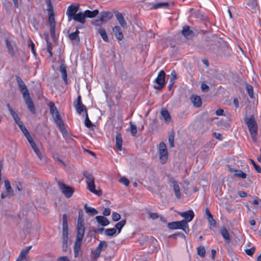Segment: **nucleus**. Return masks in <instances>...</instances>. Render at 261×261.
I'll return each instance as SVG.
<instances>
[{
	"mask_svg": "<svg viewBox=\"0 0 261 261\" xmlns=\"http://www.w3.org/2000/svg\"><path fill=\"white\" fill-rule=\"evenodd\" d=\"M209 50L221 57H228L230 56L227 42L220 38H217L215 44L211 45Z\"/></svg>",
	"mask_w": 261,
	"mask_h": 261,
	"instance_id": "obj_1",
	"label": "nucleus"
},
{
	"mask_svg": "<svg viewBox=\"0 0 261 261\" xmlns=\"http://www.w3.org/2000/svg\"><path fill=\"white\" fill-rule=\"evenodd\" d=\"M62 250L64 252L67 250L68 246L70 245V241H68V227L67 223V217L66 214L63 215L62 224Z\"/></svg>",
	"mask_w": 261,
	"mask_h": 261,
	"instance_id": "obj_2",
	"label": "nucleus"
},
{
	"mask_svg": "<svg viewBox=\"0 0 261 261\" xmlns=\"http://www.w3.org/2000/svg\"><path fill=\"white\" fill-rule=\"evenodd\" d=\"M85 229L84 225H77V233L73 248L75 257H77L79 256L82 242L85 233Z\"/></svg>",
	"mask_w": 261,
	"mask_h": 261,
	"instance_id": "obj_3",
	"label": "nucleus"
},
{
	"mask_svg": "<svg viewBox=\"0 0 261 261\" xmlns=\"http://www.w3.org/2000/svg\"><path fill=\"white\" fill-rule=\"evenodd\" d=\"M244 121L248 127L253 141L256 142L257 135V125L254 118L253 116H251L250 118H246Z\"/></svg>",
	"mask_w": 261,
	"mask_h": 261,
	"instance_id": "obj_4",
	"label": "nucleus"
},
{
	"mask_svg": "<svg viewBox=\"0 0 261 261\" xmlns=\"http://www.w3.org/2000/svg\"><path fill=\"white\" fill-rule=\"evenodd\" d=\"M167 226L170 229H181L186 233H188L189 231L188 224L185 220L169 222Z\"/></svg>",
	"mask_w": 261,
	"mask_h": 261,
	"instance_id": "obj_5",
	"label": "nucleus"
},
{
	"mask_svg": "<svg viewBox=\"0 0 261 261\" xmlns=\"http://www.w3.org/2000/svg\"><path fill=\"white\" fill-rule=\"evenodd\" d=\"M57 184L62 193L66 198H70L72 196L74 192V189L73 187L67 186L60 180L57 181Z\"/></svg>",
	"mask_w": 261,
	"mask_h": 261,
	"instance_id": "obj_6",
	"label": "nucleus"
},
{
	"mask_svg": "<svg viewBox=\"0 0 261 261\" xmlns=\"http://www.w3.org/2000/svg\"><path fill=\"white\" fill-rule=\"evenodd\" d=\"M158 151L161 162L162 164H164L168 159V153L167 146L163 142L159 144Z\"/></svg>",
	"mask_w": 261,
	"mask_h": 261,
	"instance_id": "obj_7",
	"label": "nucleus"
},
{
	"mask_svg": "<svg viewBox=\"0 0 261 261\" xmlns=\"http://www.w3.org/2000/svg\"><path fill=\"white\" fill-rule=\"evenodd\" d=\"M108 243L105 241H100L98 246L94 250H92L91 253L93 255L92 260H96L100 255V252L102 250H105L108 247Z\"/></svg>",
	"mask_w": 261,
	"mask_h": 261,
	"instance_id": "obj_8",
	"label": "nucleus"
},
{
	"mask_svg": "<svg viewBox=\"0 0 261 261\" xmlns=\"http://www.w3.org/2000/svg\"><path fill=\"white\" fill-rule=\"evenodd\" d=\"M154 82L157 85H154V88L157 90H161L165 84V72L161 70L158 74L157 77L155 79Z\"/></svg>",
	"mask_w": 261,
	"mask_h": 261,
	"instance_id": "obj_9",
	"label": "nucleus"
},
{
	"mask_svg": "<svg viewBox=\"0 0 261 261\" xmlns=\"http://www.w3.org/2000/svg\"><path fill=\"white\" fill-rule=\"evenodd\" d=\"M54 119V121L57 125V126L59 128L61 132L62 133L64 137H65V135H67V131L66 128L64 126V124L62 118L60 116L59 113L58 114H55L54 116H53Z\"/></svg>",
	"mask_w": 261,
	"mask_h": 261,
	"instance_id": "obj_10",
	"label": "nucleus"
},
{
	"mask_svg": "<svg viewBox=\"0 0 261 261\" xmlns=\"http://www.w3.org/2000/svg\"><path fill=\"white\" fill-rule=\"evenodd\" d=\"M83 175L86 178V183L88 186V189L89 191L94 190V188H95V186L94 183V178L93 176L88 171H84L83 173Z\"/></svg>",
	"mask_w": 261,
	"mask_h": 261,
	"instance_id": "obj_11",
	"label": "nucleus"
},
{
	"mask_svg": "<svg viewBox=\"0 0 261 261\" xmlns=\"http://www.w3.org/2000/svg\"><path fill=\"white\" fill-rule=\"evenodd\" d=\"M15 77L19 89L22 93L23 97H24L25 95H27L28 94H30L26 85L24 83L21 78L17 75H16Z\"/></svg>",
	"mask_w": 261,
	"mask_h": 261,
	"instance_id": "obj_12",
	"label": "nucleus"
},
{
	"mask_svg": "<svg viewBox=\"0 0 261 261\" xmlns=\"http://www.w3.org/2000/svg\"><path fill=\"white\" fill-rule=\"evenodd\" d=\"M5 186L6 190V193H5L2 192L1 194V198L4 199L7 197L9 198L12 197L14 195V191L12 189L10 181L6 179L5 180Z\"/></svg>",
	"mask_w": 261,
	"mask_h": 261,
	"instance_id": "obj_13",
	"label": "nucleus"
},
{
	"mask_svg": "<svg viewBox=\"0 0 261 261\" xmlns=\"http://www.w3.org/2000/svg\"><path fill=\"white\" fill-rule=\"evenodd\" d=\"M49 17H48V21L50 26V33L51 37L53 39L55 38V27H56V22L54 17V13H48Z\"/></svg>",
	"mask_w": 261,
	"mask_h": 261,
	"instance_id": "obj_14",
	"label": "nucleus"
},
{
	"mask_svg": "<svg viewBox=\"0 0 261 261\" xmlns=\"http://www.w3.org/2000/svg\"><path fill=\"white\" fill-rule=\"evenodd\" d=\"M79 9V6H69L67 10L66 14L68 16V21L72 20V18L76 14V12Z\"/></svg>",
	"mask_w": 261,
	"mask_h": 261,
	"instance_id": "obj_15",
	"label": "nucleus"
},
{
	"mask_svg": "<svg viewBox=\"0 0 261 261\" xmlns=\"http://www.w3.org/2000/svg\"><path fill=\"white\" fill-rule=\"evenodd\" d=\"M23 98L30 111L32 114H35L36 113V109L35 108L34 103L30 96V94L27 95H25Z\"/></svg>",
	"mask_w": 261,
	"mask_h": 261,
	"instance_id": "obj_16",
	"label": "nucleus"
},
{
	"mask_svg": "<svg viewBox=\"0 0 261 261\" xmlns=\"http://www.w3.org/2000/svg\"><path fill=\"white\" fill-rule=\"evenodd\" d=\"M169 181L172 185V187L176 198L177 199H180L181 197V195L178 185L177 184L176 181L174 179L173 177H170L169 176Z\"/></svg>",
	"mask_w": 261,
	"mask_h": 261,
	"instance_id": "obj_17",
	"label": "nucleus"
},
{
	"mask_svg": "<svg viewBox=\"0 0 261 261\" xmlns=\"http://www.w3.org/2000/svg\"><path fill=\"white\" fill-rule=\"evenodd\" d=\"M181 34L187 39H191L194 36V32L190 30V27L188 25L183 27Z\"/></svg>",
	"mask_w": 261,
	"mask_h": 261,
	"instance_id": "obj_18",
	"label": "nucleus"
},
{
	"mask_svg": "<svg viewBox=\"0 0 261 261\" xmlns=\"http://www.w3.org/2000/svg\"><path fill=\"white\" fill-rule=\"evenodd\" d=\"M205 214L207 216V219L210 227H216V221L214 219L213 216L211 213L208 207L205 208Z\"/></svg>",
	"mask_w": 261,
	"mask_h": 261,
	"instance_id": "obj_19",
	"label": "nucleus"
},
{
	"mask_svg": "<svg viewBox=\"0 0 261 261\" xmlns=\"http://www.w3.org/2000/svg\"><path fill=\"white\" fill-rule=\"evenodd\" d=\"M79 31H75L73 33H71L68 35L69 39L72 41L73 44H79L80 42V38L79 36Z\"/></svg>",
	"mask_w": 261,
	"mask_h": 261,
	"instance_id": "obj_20",
	"label": "nucleus"
},
{
	"mask_svg": "<svg viewBox=\"0 0 261 261\" xmlns=\"http://www.w3.org/2000/svg\"><path fill=\"white\" fill-rule=\"evenodd\" d=\"M180 215L185 218V220L187 221V223L191 221L194 217V213L192 210H188L187 211L182 212L180 214Z\"/></svg>",
	"mask_w": 261,
	"mask_h": 261,
	"instance_id": "obj_21",
	"label": "nucleus"
},
{
	"mask_svg": "<svg viewBox=\"0 0 261 261\" xmlns=\"http://www.w3.org/2000/svg\"><path fill=\"white\" fill-rule=\"evenodd\" d=\"M100 17L101 19V21L106 23L113 17V14L110 11H102L100 13Z\"/></svg>",
	"mask_w": 261,
	"mask_h": 261,
	"instance_id": "obj_22",
	"label": "nucleus"
},
{
	"mask_svg": "<svg viewBox=\"0 0 261 261\" xmlns=\"http://www.w3.org/2000/svg\"><path fill=\"white\" fill-rule=\"evenodd\" d=\"M60 71L61 73L62 76L65 84H67V75L66 71V65L63 61L60 66Z\"/></svg>",
	"mask_w": 261,
	"mask_h": 261,
	"instance_id": "obj_23",
	"label": "nucleus"
},
{
	"mask_svg": "<svg viewBox=\"0 0 261 261\" xmlns=\"http://www.w3.org/2000/svg\"><path fill=\"white\" fill-rule=\"evenodd\" d=\"M72 19H73L75 21L79 22L81 24H84L86 22V17L84 12H79L76 13L74 17H72Z\"/></svg>",
	"mask_w": 261,
	"mask_h": 261,
	"instance_id": "obj_24",
	"label": "nucleus"
},
{
	"mask_svg": "<svg viewBox=\"0 0 261 261\" xmlns=\"http://www.w3.org/2000/svg\"><path fill=\"white\" fill-rule=\"evenodd\" d=\"M115 14L116 15V19L118 20L119 23L120 24V25L124 28H126L127 23L122 14L119 13L118 11H116L115 12Z\"/></svg>",
	"mask_w": 261,
	"mask_h": 261,
	"instance_id": "obj_25",
	"label": "nucleus"
},
{
	"mask_svg": "<svg viewBox=\"0 0 261 261\" xmlns=\"http://www.w3.org/2000/svg\"><path fill=\"white\" fill-rule=\"evenodd\" d=\"M190 99L195 107L199 108L201 106L202 102L200 96L192 95L191 96Z\"/></svg>",
	"mask_w": 261,
	"mask_h": 261,
	"instance_id": "obj_26",
	"label": "nucleus"
},
{
	"mask_svg": "<svg viewBox=\"0 0 261 261\" xmlns=\"http://www.w3.org/2000/svg\"><path fill=\"white\" fill-rule=\"evenodd\" d=\"M113 32L118 40H122V39L123 38V35L120 27L115 26L113 28Z\"/></svg>",
	"mask_w": 261,
	"mask_h": 261,
	"instance_id": "obj_27",
	"label": "nucleus"
},
{
	"mask_svg": "<svg viewBox=\"0 0 261 261\" xmlns=\"http://www.w3.org/2000/svg\"><path fill=\"white\" fill-rule=\"evenodd\" d=\"M97 222L101 226H106L109 224L108 219L103 216H97L95 217Z\"/></svg>",
	"mask_w": 261,
	"mask_h": 261,
	"instance_id": "obj_28",
	"label": "nucleus"
},
{
	"mask_svg": "<svg viewBox=\"0 0 261 261\" xmlns=\"http://www.w3.org/2000/svg\"><path fill=\"white\" fill-rule=\"evenodd\" d=\"M84 14L86 18H94L99 14V11L97 9L93 11H90L89 10H85Z\"/></svg>",
	"mask_w": 261,
	"mask_h": 261,
	"instance_id": "obj_29",
	"label": "nucleus"
},
{
	"mask_svg": "<svg viewBox=\"0 0 261 261\" xmlns=\"http://www.w3.org/2000/svg\"><path fill=\"white\" fill-rule=\"evenodd\" d=\"M84 208L89 216H93L98 214V211L95 208L88 206L87 204H85Z\"/></svg>",
	"mask_w": 261,
	"mask_h": 261,
	"instance_id": "obj_30",
	"label": "nucleus"
},
{
	"mask_svg": "<svg viewBox=\"0 0 261 261\" xmlns=\"http://www.w3.org/2000/svg\"><path fill=\"white\" fill-rule=\"evenodd\" d=\"M116 146L117 149L119 151L122 150V138L121 134L117 133L115 137Z\"/></svg>",
	"mask_w": 261,
	"mask_h": 261,
	"instance_id": "obj_31",
	"label": "nucleus"
},
{
	"mask_svg": "<svg viewBox=\"0 0 261 261\" xmlns=\"http://www.w3.org/2000/svg\"><path fill=\"white\" fill-rule=\"evenodd\" d=\"M31 248V246H28L26 248L22 249L17 259H19L21 261L24 260Z\"/></svg>",
	"mask_w": 261,
	"mask_h": 261,
	"instance_id": "obj_32",
	"label": "nucleus"
},
{
	"mask_svg": "<svg viewBox=\"0 0 261 261\" xmlns=\"http://www.w3.org/2000/svg\"><path fill=\"white\" fill-rule=\"evenodd\" d=\"M31 147L40 160H45V158L41 154L38 147L36 144L33 145Z\"/></svg>",
	"mask_w": 261,
	"mask_h": 261,
	"instance_id": "obj_33",
	"label": "nucleus"
},
{
	"mask_svg": "<svg viewBox=\"0 0 261 261\" xmlns=\"http://www.w3.org/2000/svg\"><path fill=\"white\" fill-rule=\"evenodd\" d=\"M220 233L223 237V238L227 242H229L230 241V239L229 238V234L227 230L224 227H222L220 229Z\"/></svg>",
	"mask_w": 261,
	"mask_h": 261,
	"instance_id": "obj_34",
	"label": "nucleus"
},
{
	"mask_svg": "<svg viewBox=\"0 0 261 261\" xmlns=\"http://www.w3.org/2000/svg\"><path fill=\"white\" fill-rule=\"evenodd\" d=\"M5 42L9 53L11 55V56L12 57H14L15 55V53L10 41H9L8 39H6Z\"/></svg>",
	"mask_w": 261,
	"mask_h": 261,
	"instance_id": "obj_35",
	"label": "nucleus"
},
{
	"mask_svg": "<svg viewBox=\"0 0 261 261\" xmlns=\"http://www.w3.org/2000/svg\"><path fill=\"white\" fill-rule=\"evenodd\" d=\"M169 6V4L168 2H163L159 3L156 4H154L152 5V9H158L161 8H167Z\"/></svg>",
	"mask_w": 261,
	"mask_h": 261,
	"instance_id": "obj_36",
	"label": "nucleus"
},
{
	"mask_svg": "<svg viewBox=\"0 0 261 261\" xmlns=\"http://www.w3.org/2000/svg\"><path fill=\"white\" fill-rule=\"evenodd\" d=\"M48 106L49 107L50 112L52 116H54L55 114H58L59 113L57 110V107L55 106L53 102H50L48 104Z\"/></svg>",
	"mask_w": 261,
	"mask_h": 261,
	"instance_id": "obj_37",
	"label": "nucleus"
},
{
	"mask_svg": "<svg viewBox=\"0 0 261 261\" xmlns=\"http://www.w3.org/2000/svg\"><path fill=\"white\" fill-rule=\"evenodd\" d=\"M74 107L77 113L79 114H81L83 112H85V115H86V112H87L86 107L83 104L81 105H74Z\"/></svg>",
	"mask_w": 261,
	"mask_h": 261,
	"instance_id": "obj_38",
	"label": "nucleus"
},
{
	"mask_svg": "<svg viewBox=\"0 0 261 261\" xmlns=\"http://www.w3.org/2000/svg\"><path fill=\"white\" fill-rule=\"evenodd\" d=\"M79 217L77 225H84V215L83 211L80 209L79 210Z\"/></svg>",
	"mask_w": 261,
	"mask_h": 261,
	"instance_id": "obj_39",
	"label": "nucleus"
},
{
	"mask_svg": "<svg viewBox=\"0 0 261 261\" xmlns=\"http://www.w3.org/2000/svg\"><path fill=\"white\" fill-rule=\"evenodd\" d=\"M126 220L124 219L122 220L117 223L115 224V228L116 229V230H118V233H119L121 232V230L122 228V227L125 225L126 224Z\"/></svg>",
	"mask_w": 261,
	"mask_h": 261,
	"instance_id": "obj_40",
	"label": "nucleus"
},
{
	"mask_svg": "<svg viewBox=\"0 0 261 261\" xmlns=\"http://www.w3.org/2000/svg\"><path fill=\"white\" fill-rule=\"evenodd\" d=\"M161 115L164 117L166 122H170L171 118L170 114L167 110H162L161 111Z\"/></svg>",
	"mask_w": 261,
	"mask_h": 261,
	"instance_id": "obj_41",
	"label": "nucleus"
},
{
	"mask_svg": "<svg viewBox=\"0 0 261 261\" xmlns=\"http://www.w3.org/2000/svg\"><path fill=\"white\" fill-rule=\"evenodd\" d=\"M98 32L99 33V34L100 35L102 39L105 41L108 42H109V38L107 36V34L106 33L105 30L104 29L100 28L98 29Z\"/></svg>",
	"mask_w": 261,
	"mask_h": 261,
	"instance_id": "obj_42",
	"label": "nucleus"
},
{
	"mask_svg": "<svg viewBox=\"0 0 261 261\" xmlns=\"http://www.w3.org/2000/svg\"><path fill=\"white\" fill-rule=\"evenodd\" d=\"M174 136H175V133L174 131H172L169 135L168 141L169 143L170 146L171 148H173L174 146Z\"/></svg>",
	"mask_w": 261,
	"mask_h": 261,
	"instance_id": "obj_43",
	"label": "nucleus"
},
{
	"mask_svg": "<svg viewBox=\"0 0 261 261\" xmlns=\"http://www.w3.org/2000/svg\"><path fill=\"white\" fill-rule=\"evenodd\" d=\"M116 232V229L115 228H108L105 230V234L109 237L113 236Z\"/></svg>",
	"mask_w": 261,
	"mask_h": 261,
	"instance_id": "obj_44",
	"label": "nucleus"
},
{
	"mask_svg": "<svg viewBox=\"0 0 261 261\" xmlns=\"http://www.w3.org/2000/svg\"><path fill=\"white\" fill-rule=\"evenodd\" d=\"M246 89L247 91V93L251 98H253L254 97V92L253 87L248 84L246 85Z\"/></svg>",
	"mask_w": 261,
	"mask_h": 261,
	"instance_id": "obj_45",
	"label": "nucleus"
},
{
	"mask_svg": "<svg viewBox=\"0 0 261 261\" xmlns=\"http://www.w3.org/2000/svg\"><path fill=\"white\" fill-rule=\"evenodd\" d=\"M46 42H47V51L48 53H49V57H53V53H52V49H53V45L51 44V43L49 42L48 41V36H47L46 37Z\"/></svg>",
	"mask_w": 261,
	"mask_h": 261,
	"instance_id": "obj_46",
	"label": "nucleus"
},
{
	"mask_svg": "<svg viewBox=\"0 0 261 261\" xmlns=\"http://www.w3.org/2000/svg\"><path fill=\"white\" fill-rule=\"evenodd\" d=\"M197 254L201 257H204L205 255V250L203 246H200L197 248Z\"/></svg>",
	"mask_w": 261,
	"mask_h": 261,
	"instance_id": "obj_47",
	"label": "nucleus"
},
{
	"mask_svg": "<svg viewBox=\"0 0 261 261\" xmlns=\"http://www.w3.org/2000/svg\"><path fill=\"white\" fill-rule=\"evenodd\" d=\"M234 175L236 177H238L242 179L245 178L247 176L245 173L243 172L242 171L240 170H237L236 171V173H234Z\"/></svg>",
	"mask_w": 261,
	"mask_h": 261,
	"instance_id": "obj_48",
	"label": "nucleus"
},
{
	"mask_svg": "<svg viewBox=\"0 0 261 261\" xmlns=\"http://www.w3.org/2000/svg\"><path fill=\"white\" fill-rule=\"evenodd\" d=\"M46 3L47 7V11L48 13H54V8L51 0H46Z\"/></svg>",
	"mask_w": 261,
	"mask_h": 261,
	"instance_id": "obj_49",
	"label": "nucleus"
},
{
	"mask_svg": "<svg viewBox=\"0 0 261 261\" xmlns=\"http://www.w3.org/2000/svg\"><path fill=\"white\" fill-rule=\"evenodd\" d=\"M101 19L100 17L99 19H96L93 20L91 21V24L96 26V27H100L103 24L105 23L103 21H101Z\"/></svg>",
	"mask_w": 261,
	"mask_h": 261,
	"instance_id": "obj_50",
	"label": "nucleus"
},
{
	"mask_svg": "<svg viewBox=\"0 0 261 261\" xmlns=\"http://www.w3.org/2000/svg\"><path fill=\"white\" fill-rule=\"evenodd\" d=\"M130 125L131 134L133 136H135L137 133V126L136 125L133 124L132 122H130Z\"/></svg>",
	"mask_w": 261,
	"mask_h": 261,
	"instance_id": "obj_51",
	"label": "nucleus"
},
{
	"mask_svg": "<svg viewBox=\"0 0 261 261\" xmlns=\"http://www.w3.org/2000/svg\"><path fill=\"white\" fill-rule=\"evenodd\" d=\"M85 124L86 126L88 128H90L93 125L92 122L89 119L87 112H86V115H85Z\"/></svg>",
	"mask_w": 261,
	"mask_h": 261,
	"instance_id": "obj_52",
	"label": "nucleus"
},
{
	"mask_svg": "<svg viewBox=\"0 0 261 261\" xmlns=\"http://www.w3.org/2000/svg\"><path fill=\"white\" fill-rule=\"evenodd\" d=\"M250 161L254 167L256 172L258 173H261V167L258 165L256 164L252 159H250Z\"/></svg>",
	"mask_w": 261,
	"mask_h": 261,
	"instance_id": "obj_53",
	"label": "nucleus"
},
{
	"mask_svg": "<svg viewBox=\"0 0 261 261\" xmlns=\"http://www.w3.org/2000/svg\"><path fill=\"white\" fill-rule=\"evenodd\" d=\"M25 137H26L27 139L30 143L31 146H32L34 144H35V142L33 141L32 137H31V135L29 133L25 134Z\"/></svg>",
	"mask_w": 261,
	"mask_h": 261,
	"instance_id": "obj_54",
	"label": "nucleus"
},
{
	"mask_svg": "<svg viewBox=\"0 0 261 261\" xmlns=\"http://www.w3.org/2000/svg\"><path fill=\"white\" fill-rule=\"evenodd\" d=\"M112 217L114 221H117L121 218L120 215L116 212H113L112 213Z\"/></svg>",
	"mask_w": 261,
	"mask_h": 261,
	"instance_id": "obj_55",
	"label": "nucleus"
},
{
	"mask_svg": "<svg viewBox=\"0 0 261 261\" xmlns=\"http://www.w3.org/2000/svg\"><path fill=\"white\" fill-rule=\"evenodd\" d=\"M255 250V247H252L250 249H246L245 252L247 255H248L249 256H252L254 254Z\"/></svg>",
	"mask_w": 261,
	"mask_h": 261,
	"instance_id": "obj_56",
	"label": "nucleus"
},
{
	"mask_svg": "<svg viewBox=\"0 0 261 261\" xmlns=\"http://www.w3.org/2000/svg\"><path fill=\"white\" fill-rule=\"evenodd\" d=\"M178 237H181V238L185 237V235L182 233L177 232V233H175L174 234L169 236V238H172L176 239Z\"/></svg>",
	"mask_w": 261,
	"mask_h": 261,
	"instance_id": "obj_57",
	"label": "nucleus"
},
{
	"mask_svg": "<svg viewBox=\"0 0 261 261\" xmlns=\"http://www.w3.org/2000/svg\"><path fill=\"white\" fill-rule=\"evenodd\" d=\"M201 90L204 92H207L209 90L208 86L204 82H202L201 85Z\"/></svg>",
	"mask_w": 261,
	"mask_h": 261,
	"instance_id": "obj_58",
	"label": "nucleus"
},
{
	"mask_svg": "<svg viewBox=\"0 0 261 261\" xmlns=\"http://www.w3.org/2000/svg\"><path fill=\"white\" fill-rule=\"evenodd\" d=\"M119 181L126 187H127L129 184V181L125 177L120 178Z\"/></svg>",
	"mask_w": 261,
	"mask_h": 261,
	"instance_id": "obj_59",
	"label": "nucleus"
},
{
	"mask_svg": "<svg viewBox=\"0 0 261 261\" xmlns=\"http://www.w3.org/2000/svg\"><path fill=\"white\" fill-rule=\"evenodd\" d=\"M18 127L20 128V129L22 131V132L23 133L24 135H25V134L29 133V131L28 130V129H27V128L25 127V126H24V125L23 124V123H22L21 124L19 125Z\"/></svg>",
	"mask_w": 261,
	"mask_h": 261,
	"instance_id": "obj_60",
	"label": "nucleus"
},
{
	"mask_svg": "<svg viewBox=\"0 0 261 261\" xmlns=\"http://www.w3.org/2000/svg\"><path fill=\"white\" fill-rule=\"evenodd\" d=\"M248 5L249 6H250L251 8H252L253 9H255L257 7V2L256 1L253 0V1L249 2L248 3Z\"/></svg>",
	"mask_w": 261,
	"mask_h": 261,
	"instance_id": "obj_61",
	"label": "nucleus"
},
{
	"mask_svg": "<svg viewBox=\"0 0 261 261\" xmlns=\"http://www.w3.org/2000/svg\"><path fill=\"white\" fill-rule=\"evenodd\" d=\"M171 76H172L170 78L169 82H170V83H172V84H174L175 82V81L177 79V77H176V75L175 74V71L172 72Z\"/></svg>",
	"mask_w": 261,
	"mask_h": 261,
	"instance_id": "obj_62",
	"label": "nucleus"
},
{
	"mask_svg": "<svg viewBox=\"0 0 261 261\" xmlns=\"http://www.w3.org/2000/svg\"><path fill=\"white\" fill-rule=\"evenodd\" d=\"M149 215L150 218H151L153 220L156 219L158 218H159V215L155 213H152V212L149 213Z\"/></svg>",
	"mask_w": 261,
	"mask_h": 261,
	"instance_id": "obj_63",
	"label": "nucleus"
},
{
	"mask_svg": "<svg viewBox=\"0 0 261 261\" xmlns=\"http://www.w3.org/2000/svg\"><path fill=\"white\" fill-rule=\"evenodd\" d=\"M110 214H111V210H110V208H109L108 207L105 208L102 212V214L105 216H109L110 215Z\"/></svg>",
	"mask_w": 261,
	"mask_h": 261,
	"instance_id": "obj_64",
	"label": "nucleus"
}]
</instances>
